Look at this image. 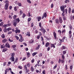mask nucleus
Returning a JSON list of instances; mask_svg holds the SVG:
<instances>
[{"label": "nucleus", "mask_w": 74, "mask_h": 74, "mask_svg": "<svg viewBox=\"0 0 74 74\" xmlns=\"http://www.w3.org/2000/svg\"><path fill=\"white\" fill-rule=\"evenodd\" d=\"M19 21H20L19 18H18L17 19H16V21L14 20V21H12V23H13V25H14V26H15V27H16L17 24V23L16 22H17V23H18V22H19Z\"/></svg>", "instance_id": "nucleus-1"}, {"label": "nucleus", "mask_w": 74, "mask_h": 74, "mask_svg": "<svg viewBox=\"0 0 74 74\" xmlns=\"http://www.w3.org/2000/svg\"><path fill=\"white\" fill-rule=\"evenodd\" d=\"M4 2L5 3H6L5 6V9L7 10H8V3H9V1H5Z\"/></svg>", "instance_id": "nucleus-2"}, {"label": "nucleus", "mask_w": 74, "mask_h": 74, "mask_svg": "<svg viewBox=\"0 0 74 74\" xmlns=\"http://www.w3.org/2000/svg\"><path fill=\"white\" fill-rule=\"evenodd\" d=\"M14 55H15V53H12V57H11L10 59V60H12V62H14L15 60V59H14Z\"/></svg>", "instance_id": "nucleus-3"}, {"label": "nucleus", "mask_w": 74, "mask_h": 74, "mask_svg": "<svg viewBox=\"0 0 74 74\" xmlns=\"http://www.w3.org/2000/svg\"><path fill=\"white\" fill-rule=\"evenodd\" d=\"M20 37V39L19 40V41H20L21 42H22L23 41H24V39H23V38H22V35L20 34L19 35Z\"/></svg>", "instance_id": "nucleus-4"}, {"label": "nucleus", "mask_w": 74, "mask_h": 74, "mask_svg": "<svg viewBox=\"0 0 74 74\" xmlns=\"http://www.w3.org/2000/svg\"><path fill=\"white\" fill-rule=\"evenodd\" d=\"M36 19L38 20V21H40L41 20V16H37L36 18Z\"/></svg>", "instance_id": "nucleus-5"}, {"label": "nucleus", "mask_w": 74, "mask_h": 74, "mask_svg": "<svg viewBox=\"0 0 74 74\" xmlns=\"http://www.w3.org/2000/svg\"><path fill=\"white\" fill-rule=\"evenodd\" d=\"M5 46L6 48H10V46L8 43H6L5 45Z\"/></svg>", "instance_id": "nucleus-6"}, {"label": "nucleus", "mask_w": 74, "mask_h": 74, "mask_svg": "<svg viewBox=\"0 0 74 74\" xmlns=\"http://www.w3.org/2000/svg\"><path fill=\"white\" fill-rule=\"evenodd\" d=\"M64 62V60H60V59L59 60L58 63H63Z\"/></svg>", "instance_id": "nucleus-7"}, {"label": "nucleus", "mask_w": 74, "mask_h": 74, "mask_svg": "<svg viewBox=\"0 0 74 74\" xmlns=\"http://www.w3.org/2000/svg\"><path fill=\"white\" fill-rule=\"evenodd\" d=\"M60 8L61 11H62L64 10V5H63L62 6H61L60 7Z\"/></svg>", "instance_id": "nucleus-8"}, {"label": "nucleus", "mask_w": 74, "mask_h": 74, "mask_svg": "<svg viewBox=\"0 0 74 74\" xmlns=\"http://www.w3.org/2000/svg\"><path fill=\"white\" fill-rule=\"evenodd\" d=\"M59 21L60 23H62V22H63V21H62V17H59Z\"/></svg>", "instance_id": "nucleus-9"}, {"label": "nucleus", "mask_w": 74, "mask_h": 74, "mask_svg": "<svg viewBox=\"0 0 74 74\" xmlns=\"http://www.w3.org/2000/svg\"><path fill=\"white\" fill-rule=\"evenodd\" d=\"M53 35L55 39H56V33L55 32H53Z\"/></svg>", "instance_id": "nucleus-10"}, {"label": "nucleus", "mask_w": 74, "mask_h": 74, "mask_svg": "<svg viewBox=\"0 0 74 74\" xmlns=\"http://www.w3.org/2000/svg\"><path fill=\"white\" fill-rule=\"evenodd\" d=\"M40 48V45H38L37 47L36 48V50H38L39 48Z\"/></svg>", "instance_id": "nucleus-11"}, {"label": "nucleus", "mask_w": 74, "mask_h": 74, "mask_svg": "<svg viewBox=\"0 0 74 74\" xmlns=\"http://www.w3.org/2000/svg\"><path fill=\"white\" fill-rule=\"evenodd\" d=\"M65 39V37H64L62 39H60L59 40L62 42H64V40Z\"/></svg>", "instance_id": "nucleus-12"}, {"label": "nucleus", "mask_w": 74, "mask_h": 74, "mask_svg": "<svg viewBox=\"0 0 74 74\" xmlns=\"http://www.w3.org/2000/svg\"><path fill=\"white\" fill-rule=\"evenodd\" d=\"M31 70L32 71V72H33L34 71V69L33 68V66H32L31 68Z\"/></svg>", "instance_id": "nucleus-13"}, {"label": "nucleus", "mask_w": 74, "mask_h": 74, "mask_svg": "<svg viewBox=\"0 0 74 74\" xmlns=\"http://www.w3.org/2000/svg\"><path fill=\"white\" fill-rule=\"evenodd\" d=\"M20 30L19 29H16L15 31V32L16 33H20Z\"/></svg>", "instance_id": "nucleus-14"}, {"label": "nucleus", "mask_w": 74, "mask_h": 74, "mask_svg": "<svg viewBox=\"0 0 74 74\" xmlns=\"http://www.w3.org/2000/svg\"><path fill=\"white\" fill-rule=\"evenodd\" d=\"M55 48V44H51V48Z\"/></svg>", "instance_id": "nucleus-15"}, {"label": "nucleus", "mask_w": 74, "mask_h": 74, "mask_svg": "<svg viewBox=\"0 0 74 74\" xmlns=\"http://www.w3.org/2000/svg\"><path fill=\"white\" fill-rule=\"evenodd\" d=\"M34 42V40L32 39L30 41H29V44H31V43H33Z\"/></svg>", "instance_id": "nucleus-16"}, {"label": "nucleus", "mask_w": 74, "mask_h": 74, "mask_svg": "<svg viewBox=\"0 0 74 74\" xmlns=\"http://www.w3.org/2000/svg\"><path fill=\"white\" fill-rule=\"evenodd\" d=\"M8 50V49L6 48V49H4L2 51L3 52H5L6 51H7Z\"/></svg>", "instance_id": "nucleus-17"}, {"label": "nucleus", "mask_w": 74, "mask_h": 74, "mask_svg": "<svg viewBox=\"0 0 74 74\" xmlns=\"http://www.w3.org/2000/svg\"><path fill=\"white\" fill-rule=\"evenodd\" d=\"M26 36H28L29 37L30 36V32H28L27 34H26Z\"/></svg>", "instance_id": "nucleus-18"}, {"label": "nucleus", "mask_w": 74, "mask_h": 74, "mask_svg": "<svg viewBox=\"0 0 74 74\" xmlns=\"http://www.w3.org/2000/svg\"><path fill=\"white\" fill-rule=\"evenodd\" d=\"M49 42H47L45 46L46 47H49Z\"/></svg>", "instance_id": "nucleus-19"}, {"label": "nucleus", "mask_w": 74, "mask_h": 74, "mask_svg": "<svg viewBox=\"0 0 74 74\" xmlns=\"http://www.w3.org/2000/svg\"><path fill=\"white\" fill-rule=\"evenodd\" d=\"M3 31L5 33H7V29L6 28H4L3 29Z\"/></svg>", "instance_id": "nucleus-20"}, {"label": "nucleus", "mask_w": 74, "mask_h": 74, "mask_svg": "<svg viewBox=\"0 0 74 74\" xmlns=\"http://www.w3.org/2000/svg\"><path fill=\"white\" fill-rule=\"evenodd\" d=\"M6 41H7V40L5 38L3 39V40H2V42L4 43V42H6Z\"/></svg>", "instance_id": "nucleus-21"}, {"label": "nucleus", "mask_w": 74, "mask_h": 74, "mask_svg": "<svg viewBox=\"0 0 74 74\" xmlns=\"http://www.w3.org/2000/svg\"><path fill=\"white\" fill-rule=\"evenodd\" d=\"M56 23H59V20L58 18L56 19Z\"/></svg>", "instance_id": "nucleus-22"}, {"label": "nucleus", "mask_w": 74, "mask_h": 74, "mask_svg": "<svg viewBox=\"0 0 74 74\" xmlns=\"http://www.w3.org/2000/svg\"><path fill=\"white\" fill-rule=\"evenodd\" d=\"M27 57H29V56L30 55V53L29 52H27Z\"/></svg>", "instance_id": "nucleus-23"}, {"label": "nucleus", "mask_w": 74, "mask_h": 74, "mask_svg": "<svg viewBox=\"0 0 74 74\" xmlns=\"http://www.w3.org/2000/svg\"><path fill=\"white\" fill-rule=\"evenodd\" d=\"M27 65L28 67H30V64L29 63H27Z\"/></svg>", "instance_id": "nucleus-24"}, {"label": "nucleus", "mask_w": 74, "mask_h": 74, "mask_svg": "<svg viewBox=\"0 0 74 74\" xmlns=\"http://www.w3.org/2000/svg\"><path fill=\"white\" fill-rule=\"evenodd\" d=\"M12 29L11 28H7V30L8 31H10V30H11Z\"/></svg>", "instance_id": "nucleus-25"}, {"label": "nucleus", "mask_w": 74, "mask_h": 74, "mask_svg": "<svg viewBox=\"0 0 74 74\" xmlns=\"http://www.w3.org/2000/svg\"><path fill=\"white\" fill-rule=\"evenodd\" d=\"M16 18H17V16H16V15H14L13 16V19H16Z\"/></svg>", "instance_id": "nucleus-26"}, {"label": "nucleus", "mask_w": 74, "mask_h": 74, "mask_svg": "<svg viewBox=\"0 0 74 74\" xmlns=\"http://www.w3.org/2000/svg\"><path fill=\"white\" fill-rule=\"evenodd\" d=\"M9 41H10V42H12V41H13V40L11 39V38H10L9 39Z\"/></svg>", "instance_id": "nucleus-27"}, {"label": "nucleus", "mask_w": 74, "mask_h": 74, "mask_svg": "<svg viewBox=\"0 0 74 74\" xmlns=\"http://www.w3.org/2000/svg\"><path fill=\"white\" fill-rule=\"evenodd\" d=\"M18 59L17 58H16L15 60V62L16 63H17V62H18Z\"/></svg>", "instance_id": "nucleus-28"}, {"label": "nucleus", "mask_w": 74, "mask_h": 74, "mask_svg": "<svg viewBox=\"0 0 74 74\" xmlns=\"http://www.w3.org/2000/svg\"><path fill=\"white\" fill-rule=\"evenodd\" d=\"M37 52H35L32 54V55L34 56H35L36 54H37Z\"/></svg>", "instance_id": "nucleus-29"}, {"label": "nucleus", "mask_w": 74, "mask_h": 74, "mask_svg": "<svg viewBox=\"0 0 74 74\" xmlns=\"http://www.w3.org/2000/svg\"><path fill=\"white\" fill-rule=\"evenodd\" d=\"M9 70V69H7L5 70V74H7V71H8Z\"/></svg>", "instance_id": "nucleus-30"}, {"label": "nucleus", "mask_w": 74, "mask_h": 74, "mask_svg": "<svg viewBox=\"0 0 74 74\" xmlns=\"http://www.w3.org/2000/svg\"><path fill=\"white\" fill-rule=\"evenodd\" d=\"M3 27H8L7 25V24L6 25H3Z\"/></svg>", "instance_id": "nucleus-31"}, {"label": "nucleus", "mask_w": 74, "mask_h": 74, "mask_svg": "<svg viewBox=\"0 0 74 74\" xmlns=\"http://www.w3.org/2000/svg\"><path fill=\"white\" fill-rule=\"evenodd\" d=\"M65 32H66V30H65V29H64L62 31V34H63V33H65Z\"/></svg>", "instance_id": "nucleus-32"}, {"label": "nucleus", "mask_w": 74, "mask_h": 74, "mask_svg": "<svg viewBox=\"0 0 74 74\" xmlns=\"http://www.w3.org/2000/svg\"><path fill=\"white\" fill-rule=\"evenodd\" d=\"M43 16L45 17H47V13H45L44 14Z\"/></svg>", "instance_id": "nucleus-33"}, {"label": "nucleus", "mask_w": 74, "mask_h": 74, "mask_svg": "<svg viewBox=\"0 0 74 74\" xmlns=\"http://www.w3.org/2000/svg\"><path fill=\"white\" fill-rule=\"evenodd\" d=\"M1 37H2V38H4L5 37V35L4 34H2V35L1 36Z\"/></svg>", "instance_id": "nucleus-34"}, {"label": "nucleus", "mask_w": 74, "mask_h": 74, "mask_svg": "<svg viewBox=\"0 0 74 74\" xmlns=\"http://www.w3.org/2000/svg\"><path fill=\"white\" fill-rule=\"evenodd\" d=\"M3 24H4V23L3 22H1V23H0V26H2Z\"/></svg>", "instance_id": "nucleus-35"}, {"label": "nucleus", "mask_w": 74, "mask_h": 74, "mask_svg": "<svg viewBox=\"0 0 74 74\" xmlns=\"http://www.w3.org/2000/svg\"><path fill=\"white\" fill-rule=\"evenodd\" d=\"M65 48H66V47H65L63 46L62 47L61 49H65Z\"/></svg>", "instance_id": "nucleus-36"}, {"label": "nucleus", "mask_w": 74, "mask_h": 74, "mask_svg": "<svg viewBox=\"0 0 74 74\" xmlns=\"http://www.w3.org/2000/svg\"><path fill=\"white\" fill-rule=\"evenodd\" d=\"M27 2H28V3H29V4L31 3H32L30 0H27Z\"/></svg>", "instance_id": "nucleus-37"}, {"label": "nucleus", "mask_w": 74, "mask_h": 74, "mask_svg": "<svg viewBox=\"0 0 74 74\" xmlns=\"http://www.w3.org/2000/svg\"><path fill=\"white\" fill-rule=\"evenodd\" d=\"M70 12H71V8H69V14H70Z\"/></svg>", "instance_id": "nucleus-38"}, {"label": "nucleus", "mask_w": 74, "mask_h": 74, "mask_svg": "<svg viewBox=\"0 0 74 74\" xmlns=\"http://www.w3.org/2000/svg\"><path fill=\"white\" fill-rule=\"evenodd\" d=\"M56 67H57V65L56 64L55 65V66H54L53 67V69L55 70V69H56Z\"/></svg>", "instance_id": "nucleus-39"}, {"label": "nucleus", "mask_w": 74, "mask_h": 74, "mask_svg": "<svg viewBox=\"0 0 74 74\" xmlns=\"http://www.w3.org/2000/svg\"><path fill=\"white\" fill-rule=\"evenodd\" d=\"M16 47V45H12V47L14 48Z\"/></svg>", "instance_id": "nucleus-40"}, {"label": "nucleus", "mask_w": 74, "mask_h": 74, "mask_svg": "<svg viewBox=\"0 0 74 74\" xmlns=\"http://www.w3.org/2000/svg\"><path fill=\"white\" fill-rule=\"evenodd\" d=\"M6 64H7V62H5L3 63V66H4L5 65H6Z\"/></svg>", "instance_id": "nucleus-41"}, {"label": "nucleus", "mask_w": 74, "mask_h": 74, "mask_svg": "<svg viewBox=\"0 0 74 74\" xmlns=\"http://www.w3.org/2000/svg\"><path fill=\"white\" fill-rule=\"evenodd\" d=\"M4 45H1V48H4Z\"/></svg>", "instance_id": "nucleus-42"}, {"label": "nucleus", "mask_w": 74, "mask_h": 74, "mask_svg": "<svg viewBox=\"0 0 74 74\" xmlns=\"http://www.w3.org/2000/svg\"><path fill=\"white\" fill-rule=\"evenodd\" d=\"M62 59H64V55H62Z\"/></svg>", "instance_id": "nucleus-43"}, {"label": "nucleus", "mask_w": 74, "mask_h": 74, "mask_svg": "<svg viewBox=\"0 0 74 74\" xmlns=\"http://www.w3.org/2000/svg\"><path fill=\"white\" fill-rule=\"evenodd\" d=\"M12 33V32L10 31V32H9L8 34H11V33Z\"/></svg>", "instance_id": "nucleus-44"}, {"label": "nucleus", "mask_w": 74, "mask_h": 74, "mask_svg": "<svg viewBox=\"0 0 74 74\" xmlns=\"http://www.w3.org/2000/svg\"><path fill=\"white\" fill-rule=\"evenodd\" d=\"M66 53V51H63V54L64 55H65Z\"/></svg>", "instance_id": "nucleus-45"}, {"label": "nucleus", "mask_w": 74, "mask_h": 74, "mask_svg": "<svg viewBox=\"0 0 74 74\" xmlns=\"http://www.w3.org/2000/svg\"><path fill=\"white\" fill-rule=\"evenodd\" d=\"M7 25V26L8 27V26H11V23H9Z\"/></svg>", "instance_id": "nucleus-46"}, {"label": "nucleus", "mask_w": 74, "mask_h": 74, "mask_svg": "<svg viewBox=\"0 0 74 74\" xmlns=\"http://www.w3.org/2000/svg\"><path fill=\"white\" fill-rule=\"evenodd\" d=\"M15 38H16L17 40H18V39H19V38L18 37L16 36H15Z\"/></svg>", "instance_id": "nucleus-47"}, {"label": "nucleus", "mask_w": 74, "mask_h": 74, "mask_svg": "<svg viewBox=\"0 0 74 74\" xmlns=\"http://www.w3.org/2000/svg\"><path fill=\"white\" fill-rule=\"evenodd\" d=\"M26 58L25 57L23 58L22 59V61L25 60H26Z\"/></svg>", "instance_id": "nucleus-48"}, {"label": "nucleus", "mask_w": 74, "mask_h": 74, "mask_svg": "<svg viewBox=\"0 0 74 74\" xmlns=\"http://www.w3.org/2000/svg\"><path fill=\"white\" fill-rule=\"evenodd\" d=\"M42 53H40L39 54V57H41V56H42Z\"/></svg>", "instance_id": "nucleus-49"}, {"label": "nucleus", "mask_w": 74, "mask_h": 74, "mask_svg": "<svg viewBox=\"0 0 74 74\" xmlns=\"http://www.w3.org/2000/svg\"><path fill=\"white\" fill-rule=\"evenodd\" d=\"M39 36H42V34H41V33L40 32H39Z\"/></svg>", "instance_id": "nucleus-50"}, {"label": "nucleus", "mask_w": 74, "mask_h": 74, "mask_svg": "<svg viewBox=\"0 0 74 74\" xmlns=\"http://www.w3.org/2000/svg\"><path fill=\"white\" fill-rule=\"evenodd\" d=\"M14 10L15 11H17V9H16V7L15 6L14 8Z\"/></svg>", "instance_id": "nucleus-51"}, {"label": "nucleus", "mask_w": 74, "mask_h": 74, "mask_svg": "<svg viewBox=\"0 0 74 74\" xmlns=\"http://www.w3.org/2000/svg\"><path fill=\"white\" fill-rule=\"evenodd\" d=\"M31 21V18H29L28 19V22H30Z\"/></svg>", "instance_id": "nucleus-52"}, {"label": "nucleus", "mask_w": 74, "mask_h": 74, "mask_svg": "<svg viewBox=\"0 0 74 74\" xmlns=\"http://www.w3.org/2000/svg\"><path fill=\"white\" fill-rule=\"evenodd\" d=\"M31 62L32 63H34V59H32L31 60Z\"/></svg>", "instance_id": "nucleus-53"}, {"label": "nucleus", "mask_w": 74, "mask_h": 74, "mask_svg": "<svg viewBox=\"0 0 74 74\" xmlns=\"http://www.w3.org/2000/svg\"><path fill=\"white\" fill-rule=\"evenodd\" d=\"M26 70V72L27 73L29 72V69H25Z\"/></svg>", "instance_id": "nucleus-54"}, {"label": "nucleus", "mask_w": 74, "mask_h": 74, "mask_svg": "<svg viewBox=\"0 0 74 74\" xmlns=\"http://www.w3.org/2000/svg\"><path fill=\"white\" fill-rule=\"evenodd\" d=\"M69 2V0H66L65 1V3H67V2Z\"/></svg>", "instance_id": "nucleus-55"}, {"label": "nucleus", "mask_w": 74, "mask_h": 74, "mask_svg": "<svg viewBox=\"0 0 74 74\" xmlns=\"http://www.w3.org/2000/svg\"><path fill=\"white\" fill-rule=\"evenodd\" d=\"M22 13H23V12H22V10H21L20 11V15H22Z\"/></svg>", "instance_id": "nucleus-56"}, {"label": "nucleus", "mask_w": 74, "mask_h": 74, "mask_svg": "<svg viewBox=\"0 0 74 74\" xmlns=\"http://www.w3.org/2000/svg\"><path fill=\"white\" fill-rule=\"evenodd\" d=\"M63 20H66V17L65 16H64L63 17Z\"/></svg>", "instance_id": "nucleus-57"}, {"label": "nucleus", "mask_w": 74, "mask_h": 74, "mask_svg": "<svg viewBox=\"0 0 74 74\" xmlns=\"http://www.w3.org/2000/svg\"><path fill=\"white\" fill-rule=\"evenodd\" d=\"M18 68H19L20 69H22V66H18Z\"/></svg>", "instance_id": "nucleus-58"}, {"label": "nucleus", "mask_w": 74, "mask_h": 74, "mask_svg": "<svg viewBox=\"0 0 74 74\" xmlns=\"http://www.w3.org/2000/svg\"><path fill=\"white\" fill-rule=\"evenodd\" d=\"M12 6H10L9 8V10H11V9H12Z\"/></svg>", "instance_id": "nucleus-59"}, {"label": "nucleus", "mask_w": 74, "mask_h": 74, "mask_svg": "<svg viewBox=\"0 0 74 74\" xmlns=\"http://www.w3.org/2000/svg\"><path fill=\"white\" fill-rule=\"evenodd\" d=\"M40 35H38L37 36V39H39L40 38Z\"/></svg>", "instance_id": "nucleus-60"}, {"label": "nucleus", "mask_w": 74, "mask_h": 74, "mask_svg": "<svg viewBox=\"0 0 74 74\" xmlns=\"http://www.w3.org/2000/svg\"><path fill=\"white\" fill-rule=\"evenodd\" d=\"M25 14H23V16H22L23 18H25Z\"/></svg>", "instance_id": "nucleus-61"}, {"label": "nucleus", "mask_w": 74, "mask_h": 74, "mask_svg": "<svg viewBox=\"0 0 74 74\" xmlns=\"http://www.w3.org/2000/svg\"><path fill=\"white\" fill-rule=\"evenodd\" d=\"M71 30L69 31V34H71Z\"/></svg>", "instance_id": "nucleus-62"}, {"label": "nucleus", "mask_w": 74, "mask_h": 74, "mask_svg": "<svg viewBox=\"0 0 74 74\" xmlns=\"http://www.w3.org/2000/svg\"><path fill=\"white\" fill-rule=\"evenodd\" d=\"M72 36V35H71V34H70L69 35V38H71Z\"/></svg>", "instance_id": "nucleus-63"}, {"label": "nucleus", "mask_w": 74, "mask_h": 74, "mask_svg": "<svg viewBox=\"0 0 74 74\" xmlns=\"http://www.w3.org/2000/svg\"><path fill=\"white\" fill-rule=\"evenodd\" d=\"M18 5H19V6H20V7H21V6L22 5L21 4V3H19Z\"/></svg>", "instance_id": "nucleus-64"}]
</instances>
